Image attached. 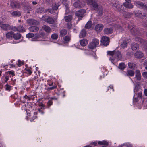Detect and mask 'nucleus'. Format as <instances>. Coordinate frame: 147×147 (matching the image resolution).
<instances>
[{"label": "nucleus", "instance_id": "nucleus-1", "mask_svg": "<svg viewBox=\"0 0 147 147\" xmlns=\"http://www.w3.org/2000/svg\"><path fill=\"white\" fill-rule=\"evenodd\" d=\"M107 54L111 56V57L109 58V59L111 60L112 63L114 62L115 58H117L119 59H120L122 58V55L121 52L119 51L114 50L112 51H108Z\"/></svg>", "mask_w": 147, "mask_h": 147}, {"label": "nucleus", "instance_id": "nucleus-2", "mask_svg": "<svg viewBox=\"0 0 147 147\" xmlns=\"http://www.w3.org/2000/svg\"><path fill=\"white\" fill-rule=\"evenodd\" d=\"M128 28L131 31V32L134 35H140L141 33L139 30L138 29L136 28L135 26L132 24H129Z\"/></svg>", "mask_w": 147, "mask_h": 147}, {"label": "nucleus", "instance_id": "nucleus-3", "mask_svg": "<svg viewBox=\"0 0 147 147\" xmlns=\"http://www.w3.org/2000/svg\"><path fill=\"white\" fill-rule=\"evenodd\" d=\"M99 40L96 38H94L93 39L92 41L88 45V48L90 49H93L95 48L97 45L99 44Z\"/></svg>", "mask_w": 147, "mask_h": 147}, {"label": "nucleus", "instance_id": "nucleus-4", "mask_svg": "<svg viewBox=\"0 0 147 147\" xmlns=\"http://www.w3.org/2000/svg\"><path fill=\"white\" fill-rule=\"evenodd\" d=\"M113 7H115L116 9V10L120 12L122 9L123 5L122 4L119 3V1H116L115 2L111 3Z\"/></svg>", "mask_w": 147, "mask_h": 147}, {"label": "nucleus", "instance_id": "nucleus-5", "mask_svg": "<svg viewBox=\"0 0 147 147\" xmlns=\"http://www.w3.org/2000/svg\"><path fill=\"white\" fill-rule=\"evenodd\" d=\"M134 4L138 7L147 10V6L142 2L136 1L134 2Z\"/></svg>", "mask_w": 147, "mask_h": 147}, {"label": "nucleus", "instance_id": "nucleus-6", "mask_svg": "<svg viewBox=\"0 0 147 147\" xmlns=\"http://www.w3.org/2000/svg\"><path fill=\"white\" fill-rule=\"evenodd\" d=\"M46 38L45 33L43 32L40 33V34H36L35 35L34 38L36 39H39L40 40L44 41Z\"/></svg>", "mask_w": 147, "mask_h": 147}, {"label": "nucleus", "instance_id": "nucleus-7", "mask_svg": "<svg viewBox=\"0 0 147 147\" xmlns=\"http://www.w3.org/2000/svg\"><path fill=\"white\" fill-rule=\"evenodd\" d=\"M42 19L45 22L49 24H53L55 22L54 19L52 17L47 16H43Z\"/></svg>", "mask_w": 147, "mask_h": 147}, {"label": "nucleus", "instance_id": "nucleus-8", "mask_svg": "<svg viewBox=\"0 0 147 147\" xmlns=\"http://www.w3.org/2000/svg\"><path fill=\"white\" fill-rule=\"evenodd\" d=\"M101 42L103 45L105 46H107L109 45V38L108 37L103 36L102 38Z\"/></svg>", "mask_w": 147, "mask_h": 147}, {"label": "nucleus", "instance_id": "nucleus-9", "mask_svg": "<svg viewBox=\"0 0 147 147\" xmlns=\"http://www.w3.org/2000/svg\"><path fill=\"white\" fill-rule=\"evenodd\" d=\"M83 2L81 1L78 0L75 2L74 5L75 7L78 8H81L84 7V5L83 4Z\"/></svg>", "mask_w": 147, "mask_h": 147}, {"label": "nucleus", "instance_id": "nucleus-10", "mask_svg": "<svg viewBox=\"0 0 147 147\" xmlns=\"http://www.w3.org/2000/svg\"><path fill=\"white\" fill-rule=\"evenodd\" d=\"M134 92L135 94H137V97L141 99L142 97L141 89L140 88H138V87L136 86L134 89Z\"/></svg>", "mask_w": 147, "mask_h": 147}, {"label": "nucleus", "instance_id": "nucleus-11", "mask_svg": "<svg viewBox=\"0 0 147 147\" xmlns=\"http://www.w3.org/2000/svg\"><path fill=\"white\" fill-rule=\"evenodd\" d=\"M87 4L89 5L92 7H94L95 9L96 8L97 5V3L94 0H86Z\"/></svg>", "mask_w": 147, "mask_h": 147}, {"label": "nucleus", "instance_id": "nucleus-12", "mask_svg": "<svg viewBox=\"0 0 147 147\" xmlns=\"http://www.w3.org/2000/svg\"><path fill=\"white\" fill-rule=\"evenodd\" d=\"M86 11L85 10L83 9H80L79 10L76 12L75 13L76 15L79 18L83 17L84 14L85 13Z\"/></svg>", "mask_w": 147, "mask_h": 147}, {"label": "nucleus", "instance_id": "nucleus-13", "mask_svg": "<svg viewBox=\"0 0 147 147\" xmlns=\"http://www.w3.org/2000/svg\"><path fill=\"white\" fill-rule=\"evenodd\" d=\"M97 5L96 9H95L94 7H93V8L94 10L96 11L99 15L102 16L103 14V13L102 7L101 6L98 5L97 3Z\"/></svg>", "mask_w": 147, "mask_h": 147}, {"label": "nucleus", "instance_id": "nucleus-14", "mask_svg": "<svg viewBox=\"0 0 147 147\" xmlns=\"http://www.w3.org/2000/svg\"><path fill=\"white\" fill-rule=\"evenodd\" d=\"M0 27L3 30L6 31L9 30L10 25L8 24H3L0 22Z\"/></svg>", "mask_w": 147, "mask_h": 147}, {"label": "nucleus", "instance_id": "nucleus-15", "mask_svg": "<svg viewBox=\"0 0 147 147\" xmlns=\"http://www.w3.org/2000/svg\"><path fill=\"white\" fill-rule=\"evenodd\" d=\"M27 22L30 25H36L39 24L38 22L36 20L30 19H27Z\"/></svg>", "mask_w": 147, "mask_h": 147}, {"label": "nucleus", "instance_id": "nucleus-16", "mask_svg": "<svg viewBox=\"0 0 147 147\" xmlns=\"http://www.w3.org/2000/svg\"><path fill=\"white\" fill-rule=\"evenodd\" d=\"M113 30V28L112 27L105 28L104 30V33L107 35L110 34L112 33Z\"/></svg>", "mask_w": 147, "mask_h": 147}, {"label": "nucleus", "instance_id": "nucleus-17", "mask_svg": "<svg viewBox=\"0 0 147 147\" xmlns=\"http://www.w3.org/2000/svg\"><path fill=\"white\" fill-rule=\"evenodd\" d=\"M137 80L140 81L141 80V76L140 71L138 70L135 71V76L134 78Z\"/></svg>", "mask_w": 147, "mask_h": 147}, {"label": "nucleus", "instance_id": "nucleus-18", "mask_svg": "<svg viewBox=\"0 0 147 147\" xmlns=\"http://www.w3.org/2000/svg\"><path fill=\"white\" fill-rule=\"evenodd\" d=\"M144 55L142 52L140 51H137L134 54L135 57L137 58H141L143 57Z\"/></svg>", "mask_w": 147, "mask_h": 147}, {"label": "nucleus", "instance_id": "nucleus-19", "mask_svg": "<svg viewBox=\"0 0 147 147\" xmlns=\"http://www.w3.org/2000/svg\"><path fill=\"white\" fill-rule=\"evenodd\" d=\"M10 6L13 8H19L20 5L19 3L16 1H13L11 2Z\"/></svg>", "mask_w": 147, "mask_h": 147}, {"label": "nucleus", "instance_id": "nucleus-20", "mask_svg": "<svg viewBox=\"0 0 147 147\" xmlns=\"http://www.w3.org/2000/svg\"><path fill=\"white\" fill-rule=\"evenodd\" d=\"M103 25L102 24H99L96 25L95 29L98 32H100L103 29Z\"/></svg>", "mask_w": 147, "mask_h": 147}, {"label": "nucleus", "instance_id": "nucleus-21", "mask_svg": "<svg viewBox=\"0 0 147 147\" xmlns=\"http://www.w3.org/2000/svg\"><path fill=\"white\" fill-rule=\"evenodd\" d=\"M63 3L64 4L65 7V14H67L70 12V10L69 8V5L67 3H65V1H63Z\"/></svg>", "mask_w": 147, "mask_h": 147}, {"label": "nucleus", "instance_id": "nucleus-22", "mask_svg": "<svg viewBox=\"0 0 147 147\" xmlns=\"http://www.w3.org/2000/svg\"><path fill=\"white\" fill-rule=\"evenodd\" d=\"M136 16L140 17L141 18H143L144 17H145L147 14H143V15L140 11H138L136 12L135 13Z\"/></svg>", "mask_w": 147, "mask_h": 147}, {"label": "nucleus", "instance_id": "nucleus-23", "mask_svg": "<svg viewBox=\"0 0 147 147\" xmlns=\"http://www.w3.org/2000/svg\"><path fill=\"white\" fill-rule=\"evenodd\" d=\"M22 5L24 7V9L25 11H28V13H29V11L31 10L32 8L31 6L30 5H25L23 4Z\"/></svg>", "mask_w": 147, "mask_h": 147}, {"label": "nucleus", "instance_id": "nucleus-24", "mask_svg": "<svg viewBox=\"0 0 147 147\" xmlns=\"http://www.w3.org/2000/svg\"><path fill=\"white\" fill-rule=\"evenodd\" d=\"M123 5L125 7L129 9H131L134 7V5L131 3H123Z\"/></svg>", "mask_w": 147, "mask_h": 147}, {"label": "nucleus", "instance_id": "nucleus-25", "mask_svg": "<svg viewBox=\"0 0 147 147\" xmlns=\"http://www.w3.org/2000/svg\"><path fill=\"white\" fill-rule=\"evenodd\" d=\"M131 47L132 50L133 51H135L139 48V45L138 44L134 42L131 44Z\"/></svg>", "mask_w": 147, "mask_h": 147}, {"label": "nucleus", "instance_id": "nucleus-26", "mask_svg": "<svg viewBox=\"0 0 147 147\" xmlns=\"http://www.w3.org/2000/svg\"><path fill=\"white\" fill-rule=\"evenodd\" d=\"M28 29L30 32H36L39 30V28L36 26H32L30 27Z\"/></svg>", "mask_w": 147, "mask_h": 147}, {"label": "nucleus", "instance_id": "nucleus-27", "mask_svg": "<svg viewBox=\"0 0 147 147\" xmlns=\"http://www.w3.org/2000/svg\"><path fill=\"white\" fill-rule=\"evenodd\" d=\"M13 38L16 40H19L21 38V35L20 33H13Z\"/></svg>", "mask_w": 147, "mask_h": 147}, {"label": "nucleus", "instance_id": "nucleus-28", "mask_svg": "<svg viewBox=\"0 0 147 147\" xmlns=\"http://www.w3.org/2000/svg\"><path fill=\"white\" fill-rule=\"evenodd\" d=\"M13 33L14 32L13 31H10L7 33L6 34V37L7 38L10 39L13 38Z\"/></svg>", "mask_w": 147, "mask_h": 147}, {"label": "nucleus", "instance_id": "nucleus-29", "mask_svg": "<svg viewBox=\"0 0 147 147\" xmlns=\"http://www.w3.org/2000/svg\"><path fill=\"white\" fill-rule=\"evenodd\" d=\"M86 31L85 29H83L80 32L79 36L81 38L84 37L86 36Z\"/></svg>", "mask_w": 147, "mask_h": 147}, {"label": "nucleus", "instance_id": "nucleus-30", "mask_svg": "<svg viewBox=\"0 0 147 147\" xmlns=\"http://www.w3.org/2000/svg\"><path fill=\"white\" fill-rule=\"evenodd\" d=\"M80 42L81 45L82 46H85L88 43V40L86 39H83L80 40Z\"/></svg>", "mask_w": 147, "mask_h": 147}, {"label": "nucleus", "instance_id": "nucleus-31", "mask_svg": "<svg viewBox=\"0 0 147 147\" xmlns=\"http://www.w3.org/2000/svg\"><path fill=\"white\" fill-rule=\"evenodd\" d=\"M138 39V41L140 42V43H142L143 45L144 46H147V40H144L143 39H142V38H138L137 39Z\"/></svg>", "mask_w": 147, "mask_h": 147}, {"label": "nucleus", "instance_id": "nucleus-32", "mask_svg": "<svg viewBox=\"0 0 147 147\" xmlns=\"http://www.w3.org/2000/svg\"><path fill=\"white\" fill-rule=\"evenodd\" d=\"M42 28L47 32L49 33L50 32H51V28L48 26L44 25L43 26Z\"/></svg>", "mask_w": 147, "mask_h": 147}, {"label": "nucleus", "instance_id": "nucleus-33", "mask_svg": "<svg viewBox=\"0 0 147 147\" xmlns=\"http://www.w3.org/2000/svg\"><path fill=\"white\" fill-rule=\"evenodd\" d=\"M128 42L127 39H125L123 41V42L121 44V47L123 48L126 47L127 46Z\"/></svg>", "mask_w": 147, "mask_h": 147}, {"label": "nucleus", "instance_id": "nucleus-34", "mask_svg": "<svg viewBox=\"0 0 147 147\" xmlns=\"http://www.w3.org/2000/svg\"><path fill=\"white\" fill-rule=\"evenodd\" d=\"M17 28L18 32H24L26 31V30L21 25L18 26Z\"/></svg>", "mask_w": 147, "mask_h": 147}, {"label": "nucleus", "instance_id": "nucleus-35", "mask_svg": "<svg viewBox=\"0 0 147 147\" xmlns=\"http://www.w3.org/2000/svg\"><path fill=\"white\" fill-rule=\"evenodd\" d=\"M128 66L129 67L132 69H134L136 67V65L132 63L129 62L128 63Z\"/></svg>", "mask_w": 147, "mask_h": 147}, {"label": "nucleus", "instance_id": "nucleus-36", "mask_svg": "<svg viewBox=\"0 0 147 147\" xmlns=\"http://www.w3.org/2000/svg\"><path fill=\"white\" fill-rule=\"evenodd\" d=\"M12 15L15 16L19 17L21 15V13L20 11H14L11 13Z\"/></svg>", "mask_w": 147, "mask_h": 147}, {"label": "nucleus", "instance_id": "nucleus-37", "mask_svg": "<svg viewBox=\"0 0 147 147\" xmlns=\"http://www.w3.org/2000/svg\"><path fill=\"white\" fill-rule=\"evenodd\" d=\"M126 67V65L123 63H119L118 66V68L121 70H123Z\"/></svg>", "mask_w": 147, "mask_h": 147}, {"label": "nucleus", "instance_id": "nucleus-38", "mask_svg": "<svg viewBox=\"0 0 147 147\" xmlns=\"http://www.w3.org/2000/svg\"><path fill=\"white\" fill-rule=\"evenodd\" d=\"M67 33V30L65 29H63L60 31V36L61 37L66 35Z\"/></svg>", "mask_w": 147, "mask_h": 147}, {"label": "nucleus", "instance_id": "nucleus-39", "mask_svg": "<svg viewBox=\"0 0 147 147\" xmlns=\"http://www.w3.org/2000/svg\"><path fill=\"white\" fill-rule=\"evenodd\" d=\"M65 21L67 22H70L72 20V16L71 15H68L64 17Z\"/></svg>", "mask_w": 147, "mask_h": 147}, {"label": "nucleus", "instance_id": "nucleus-40", "mask_svg": "<svg viewBox=\"0 0 147 147\" xmlns=\"http://www.w3.org/2000/svg\"><path fill=\"white\" fill-rule=\"evenodd\" d=\"M134 72L131 70H127V75L128 76H133L134 74Z\"/></svg>", "mask_w": 147, "mask_h": 147}, {"label": "nucleus", "instance_id": "nucleus-41", "mask_svg": "<svg viewBox=\"0 0 147 147\" xmlns=\"http://www.w3.org/2000/svg\"><path fill=\"white\" fill-rule=\"evenodd\" d=\"M71 40V37L69 36H66L64 38V42L65 43L69 42Z\"/></svg>", "mask_w": 147, "mask_h": 147}, {"label": "nucleus", "instance_id": "nucleus-42", "mask_svg": "<svg viewBox=\"0 0 147 147\" xmlns=\"http://www.w3.org/2000/svg\"><path fill=\"white\" fill-rule=\"evenodd\" d=\"M91 23V21H88L85 26V28L87 29L90 28L92 26Z\"/></svg>", "mask_w": 147, "mask_h": 147}, {"label": "nucleus", "instance_id": "nucleus-43", "mask_svg": "<svg viewBox=\"0 0 147 147\" xmlns=\"http://www.w3.org/2000/svg\"><path fill=\"white\" fill-rule=\"evenodd\" d=\"M18 26L16 27V26H10L9 28V30H13L14 31H18Z\"/></svg>", "mask_w": 147, "mask_h": 147}, {"label": "nucleus", "instance_id": "nucleus-44", "mask_svg": "<svg viewBox=\"0 0 147 147\" xmlns=\"http://www.w3.org/2000/svg\"><path fill=\"white\" fill-rule=\"evenodd\" d=\"M60 5L58 4H54L52 5V8L53 10H57Z\"/></svg>", "mask_w": 147, "mask_h": 147}, {"label": "nucleus", "instance_id": "nucleus-45", "mask_svg": "<svg viewBox=\"0 0 147 147\" xmlns=\"http://www.w3.org/2000/svg\"><path fill=\"white\" fill-rule=\"evenodd\" d=\"M123 16L125 18H129L131 17V14L129 13L125 12L123 13Z\"/></svg>", "mask_w": 147, "mask_h": 147}, {"label": "nucleus", "instance_id": "nucleus-46", "mask_svg": "<svg viewBox=\"0 0 147 147\" xmlns=\"http://www.w3.org/2000/svg\"><path fill=\"white\" fill-rule=\"evenodd\" d=\"M44 7H41L37 9V12L38 13H42L44 11Z\"/></svg>", "mask_w": 147, "mask_h": 147}, {"label": "nucleus", "instance_id": "nucleus-47", "mask_svg": "<svg viewBox=\"0 0 147 147\" xmlns=\"http://www.w3.org/2000/svg\"><path fill=\"white\" fill-rule=\"evenodd\" d=\"M34 36V35L33 33H30L26 35V37L28 38H30L33 37Z\"/></svg>", "mask_w": 147, "mask_h": 147}, {"label": "nucleus", "instance_id": "nucleus-48", "mask_svg": "<svg viewBox=\"0 0 147 147\" xmlns=\"http://www.w3.org/2000/svg\"><path fill=\"white\" fill-rule=\"evenodd\" d=\"M51 38L53 39L56 40L58 38V35L56 33L53 34L51 35Z\"/></svg>", "mask_w": 147, "mask_h": 147}, {"label": "nucleus", "instance_id": "nucleus-49", "mask_svg": "<svg viewBox=\"0 0 147 147\" xmlns=\"http://www.w3.org/2000/svg\"><path fill=\"white\" fill-rule=\"evenodd\" d=\"M56 88V86H53L51 87L47 88V89L48 91H50V90H52Z\"/></svg>", "mask_w": 147, "mask_h": 147}, {"label": "nucleus", "instance_id": "nucleus-50", "mask_svg": "<svg viewBox=\"0 0 147 147\" xmlns=\"http://www.w3.org/2000/svg\"><path fill=\"white\" fill-rule=\"evenodd\" d=\"M7 73H8L9 74H11L12 75V76L13 77L15 75L14 71L12 70L9 71H7Z\"/></svg>", "mask_w": 147, "mask_h": 147}, {"label": "nucleus", "instance_id": "nucleus-51", "mask_svg": "<svg viewBox=\"0 0 147 147\" xmlns=\"http://www.w3.org/2000/svg\"><path fill=\"white\" fill-rule=\"evenodd\" d=\"M49 12V13H53V9H46L45 10V13H46V12Z\"/></svg>", "mask_w": 147, "mask_h": 147}, {"label": "nucleus", "instance_id": "nucleus-52", "mask_svg": "<svg viewBox=\"0 0 147 147\" xmlns=\"http://www.w3.org/2000/svg\"><path fill=\"white\" fill-rule=\"evenodd\" d=\"M53 104V102L51 100H49L47 103L48 105L47 107L49 108L50 106L51 105Z\"/></svg>", "mask_w": 147, "mask_h": 147}, {"label": "nucleus", "instance_id": "nucleus-53", "mask_svg": "<svg viewBox=\"0 0 147 147\" xmlns=\"http://www.w3.org/2000/svg\"><path fill=\"white\" fill-rule=\"evenodd\" d=\"M67 27L68 29H71V28L72 25L71 23L69 22L67 24Z\"/></svg>", "mask_w": 147, "mask_h": 147}, {"label": "nucleus", "instance_id": "nucleus-54", "mask_svg": "<svg viewBox=\"0 0 147 147\" xmlns=\"http://www.w3.org/2000/svg\"><path fill=\"white\" fill-rule=\"evenodd\" d=\"M5 86L6 87V90H7L8 91H10V87L11 86H9V85H8V84H7Z\"/></svg>", "mask_w": 147, "mask_h": 147}, {"label": "nucleus", "instance_id": "nucleus-55", "mask_svg": "<svg viewBox=\"0 0 147 147\" xmlns=\"http://www.w3.org/2000/svg\"><path fill=\"white\" fill-rule=\"evenodd\" d=\"M143 76L146 78H147V72H145L142 73Z\"/></svg>", "mask_w": 147, "mask_h": 147}, {"label": "nucleus", "instance_id": "nucleus-56", "mask_svg": "<svg viewBox=\"0 0 147 147\" xmlns=\"http://www.w3.org/2000/svg\"><path fill=\"white\" fill-rule=\"evenodd\" d=\"M124 146L127 147H132V145L129 143H126L125 144Z\"/></svg>", "mask_w": 147, "mask_h": 147}, {"label": "nucleus", "instance_id": "nucleus-57", "mask_svg": "<svg viewBox=\"0 0 147 147\" xmlns=\"http://www.w3.org/2000/svg\"><path fill=\"white\" fill-rule=\"evenodd\" d=\"M38 105L39 106H41V109H45V108H44L45 107L44 105L42 103H40L38 104Z\"/></svg>", "mask_w": 147, "mask_h": 147}, {"label": "nucleus", "instance_id": "nucleus-58", "mask_svg": "<svg viewBox=\"0 0 147 147\" xmlns=\"http://www.w3.org/2000/svg\"><path fill=\"white\" fill-rule=\"evenodd\" d=\"M5 82H7L8 80L9 79V76H6L5 78Z\"/></svg>", "mask_w": 147, "mask_h": 147}, {"label": "nucleus", "instance_id": "nucleus-59", "mask_svg": "<svg viewBox=\"0 0 147 147\" xmlns=\"http://www.w3.org/2000/svg\"><path fill=\"white\" fill-rule=\"evenodd\" d=\"M26 71L28 72V74H29V75H30L32 73V71H31V70L29 69H28L26 70Z\"/></svg>", "mask_w": 147, "mask_h": 147}, {"label": "nucleus", "instance_id": "nucleus-60", "mask_svg": "<svg viewBox=\"0 0 147 147\" xmlns=\"http://www.w3.org/2000/svg\"><path fill=\"white\" fill-rule=\"evenodd\" d=\"M133 101L134 102H137L138 101V97L133 98Z\"/></svg>", "mask_w": 147, "mask_h": 147}, {"label": "nucleus", "instance_id": "nucleus-61", "mask_svg": "<svg viewBox=\"0 0 147 147\" xmlns=\"http://www.w3.org/2000/svg\"><path fill=\"white\" fill-rule=\"evenodd\" d=\"M102 145H108V143L106 141H103Z\"/></svg>", "mask_w": 147, "mask_h": 147}, {"label": "nucleus", "instance_id": "nucleus-62", "mask_svg": "<svg viewBox=\"0 0 147 147\" xmlns=\"http://www.w3.org/2000/svg\"><path fill=\"white\" fill-rule=\"evenodd\" d=\"M121 28V26L120 25H117L116 26V27H115V28L117 30H118L120 28Z\"/></svg>", "mask_w": 147, "mask_h": 147}, {"label": "nucleus", "instance_id": "nucleus-63", "mask_svg": "<svg viewBox=\"0 0 147 147\" xmlns=\"http://www.w3.org/2000/svg\"><path fill=\"white\" fill-rule=\"evenodd\" d=\"M144 94L146 96H147V89H145L144 91Z\"/></svg>", "mask_w": 147, "mask_h": 147}, {"label": "nucleus", "instance_id": "nucleus-64", "mask_svg": "<svg viewBox=\"0 0 147 147\" xmlns=\"http://www.w3.org/2000/svg\"><path fill=\"white\" fill-rule=\"evenodd\" d=\"M18 65L19 66H21V64L22 63L21 62V61L19 60H18Z\"/></svg>", "mask_w": 147, "mask_h": 147}]
</instances>
